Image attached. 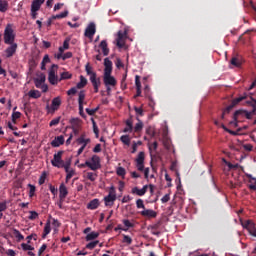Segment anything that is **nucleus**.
Segmentation results:
<instances>
[{"label":"nucleus","mask_w":256,"mask_h":256,"mask_svg":"<svg viewBox=\"0 0 256 256\" xmlns=\"http://www.w3.org/2000/svg\"><path fill=\"white\" fill-rule=\"evenodd\" d=\"M104 76L103 81L105 87H115L117 80L111 74L113 73V62L109 58L104 59Z\"/></svg>","instance_id":"obj_1"},{"label":"nucleus","mask_w":256,"mask_h":256,"mask_svg":"<svg viewBox=\"0 0 256 256\" xmlns=\"http://www.w3.org/2000/svg\"><path fill=\"white\" fill-rule=\"evenodd\" d=\"M136 167L138 171H144L145 179H149V168H145V152H139L136 158Z\"/></svg>","instance_id":"obj_2"},{"label":"nucleus","mask_w":256,"mask_h":256,"mask_svg":"<svg viewBox=\"0 0 256 256\" xmlns=\"http://www.w3.org/2000/svg\"><path fill=\"white\" fill-rule=\"evenodd\" d=\"M63 150L58 151L56 154H54L53 159L51 160V164L53 167H57L58 169H63L67 162L63 160Z\"/></svg>","instance_id":"obj_3"},{"label":"nucleus","mask_w":256,"mask_h":256,"mask_svg":"<svg viewBox=\"0 0 256 256\" xmlns=\"http://www.w3.org/2000/svg\"><path fill=\"white\" fill-rule=\"evenodd\" d=\"M4 43L5 45L15 43V32L13 31L11 24H8L4 30Z\"/></svg>","instance_id":"obj_4"},{"label":"nucleus","mask_w":256,"mask_h":256,"mask_svg":"<svg viewBox=\"0 0 256 256\" xmlns=\"http://www.w3.org/2000/svg\"><path fill=\"white\" fill-rule=\"evenodd\" d=\"M57 69H59V66L56 64H53L48 72V81L50 85H57L59 81V76H57L55 73H57Z\"/></svg>","instance_id":"obj_5"},{"label":"nucleus","mask_w":256,"mask_h":256,"mask_svg":"<svg viewBox=\"0 0 256 256\" xmlns=\"http://www.w3.org/2000/svg\"><path fill=\"white\" fill-rule=\"evenodd\" d=\"M86 165L89 167V169H91V171H97L101 169V158H99L97 155H93L91 157V161H86Z\"/></svg>","instance_id":"obj_6"},{"label":"nucleus","mask_w":256,"mask_h":256,"mask_svg":"<svg viewBox=\"0 0 256 256\" xmlns=\"http://www.w3.org/2000/svg\"><path fill=\"white\" fill-rule=\"evenodd\" d=\"M242 227L244 229H247V231L249 232L251 237H254L255 241H256V226H255V222H253V220H245V221L242 222Z\"/></svg>","instance_id":"obj_7"},{"label":"nucleus","mask_w":256,"mask_h":256,"mask_svg":"<svg viewBox=\"0 0 256 256\" xmlns=\"http://www.w3.org/2000/svg\"><path fill=\"white\" fill-rule=\"evenodd\" d=\"M117 199V195L115 194V187H110L109 195L104 197V202L106 207H110L113 205V202H115Z\"/></svg>","instance_id":"obj_8"},{"label":"nucleus","mask_w":256,"mask_h":256,"mask_svg":"<svg viewBox=\"0 0 256 256\" xmlns=\"http://www.w3.org/2000/svg\"><path fill=\"white\" fill-rule=\"evenodd\" d=\"M245 99H247V94H244L238 98H235L234 100H232L231 104L224 110V113H231V111L233 110V107H235L236 105H239V103H241V101H245Z\"/></svg>","instance_id":"obj_9"},{"label":"nucleus","mask_w":256,"mask_h":256,"mask_svg":"<svg viewBox=\"0 0 256 256\" xmlns=\"http://www.w3.org/2000/svg\"><path fill=\"white\" fill-rule=\"evenodd\" d=\"M95 33H97V28L95 23L92 22L87 26L84 35L85 37H88V39H93Z\"/></svg>","instance_id":"obj_10"},{"label":"nucleus","mask_w":256,"mask_h":256,"mask_svg":"<svg viewBox=\"0 0 256 256\" xmlns=\"http://www.w3.org/2000/svg\"><path fill=\"white\" fill-rule=\"evenodd\" d=\"M8 46L5 50V55L7 59H11L15 53H17V43L8 44Z\"/></svg>","instance_id":"obj_11"},{"label":"nucleus","mask_w":256,"mask_h":256,"mask_svg":"<svg viewBox=\"0 0 256 256\" xmlns=\"http://www.w3.org/2000/svg\"><path fill=\"white\" fill-rule=\"evenodd\" d=\"M116 45L119 49H123L125 47V33L123 31L118 32V37L116 39Z\"/></svg>","instance_id":"obj_12"},{"label":"nucleus","mask_w":256,"mask_h":256,"mask_svg":"<svg viewBox=\"0 0 256 256\" xmlns=\"http://www.w3.org/2000/svg\"><path fill=\"white\" fill-rule=\"evenodd\" d=\"M140 215L142 217H148V219H155V217H157V213L154 210L145 208L142 211H140Z\"/></svg>","instance_id":"obj_13"},{"label":"nucleus","mask_w":256,"mask_h":256,"mask_svg":"<svg viewBox=\"0 0 256 256\" xmlns=\"http://www.w3.org/2000/svg\"><path fill=\"white\" fill-rule=\"evenodd\" d=\"M71 162H66V165L62 168L65 169L66 175V182L72 179L73 175H75V170L71 169Z\"/></svg>","instance_id":"obj_14"},{"label":"nucleus","mask_w":256,"mask_h":256,"mask_svg":"<svg viewBox=\"0 0 256 256\" xmlns=\"http://www.w3.org/2000/svg\"><path fill=\"white\" fill-rule=\"evenodd\" d=\"M76 141H77L78 145H82L80 147V149H82L83 151H85V147H87V145H89V143H91V139H89V138L85 139V135H83V134L79 138H77ZM83 143H84V145H83Z\"/></svg>","instance_id":"obj_15"},{"label":"nucleus","mask_w":256,"mask_h":256,"mask_svg":"<svg viewBox=\"0 0 256 256\" xmlns=\"http://www.w3.org/2000/svg\"><path fill=\"white\" fill-rule=\"evenodd\" d=\"M230 65H232V67H241V65H243V57L239 55L233 56L230 60Z\"/></svg>","instance_id":"obj_16"},{"label":"nucleus","mask_w":256,"mask_h":256,"mask_svg":"<svg viewBox=\"0 0 256 256\" xmlns=\"http://www.w3.org/2000/svg\"><path fill=\"white\" fill-rule=\"evenodd\" d=\"M90 82L94 88V93H99V87H101V78L94 76V78H90Z\"/></svg>","instance_id":"obj_17"},{"label":"nucleus","mask_w":256,"mask_h":256,"mask_svg":"<svg viewBox=\"0 0 256 256\" xmlns=\"http://www.w3.org/2000/svg\"><path fill=\"white\" fill-rule=\"evenodd\" d=\"M69 195V191L67 190V186L65 184H61L59 187V197L61 201H65V198Z\"/></svg>","instance_id":"obj_18"},{"label":"nucleus","mask_w":256,"mask_h":256,"mask_svg":"<svg viewBox=\"0 0 256 256\" xmlns=\"http://www.w3.org/2000/svg\"><path fill=\"white\" fill-rule=\"evenodd\" d=\"M65 143V137L63 135L57 136L54 138V140L51 142L52 147H61Z\"/></svg>","instance_id":"obj_19"},{"label":"nucleus","mask_w":256,"mask_h":256,"mask_svg":"<svg viewBox=\"0 0 256 256\" xmlns=\"http://www.w3.org/2000/svg\"><path fill=\"white\" fill-rule=\"evenodd\" d=\"M148 186L144 185L142 189H139L138 187L132 188L133 195H138V197H143L145 193H147Z\"/></svg>","instance_id":"obj_20"},{"label":"nucleus","mask_w":256,"mask_h":256,"mask_svg":"<svg viewBox=\"0 0 256 256\" xmlns=\"http://www.w3.org/2000/svg\"><path fill=\"white\" fill-rule=\"evenodd\" d=\"M252 111L248 112L247 110H237L236 115L242 114L246 119H252L253 115H255V107H252Z\"/></svg>","instance_id":"obj_21"},{"label":"nucleus","mask_w":256,"mask_h":256,"mask_svg":"<svg viewBox=\"0 0 256 256\" xmlns=\"http://www.w3.org/2000/svg\"><path fill=\"white\" fill-rule=\"evenodd\" d=\"M99 205H101V203L99 202V199L95 198L87 204V209H90L91 211H95V209L99 208Z\"/></svg>","instance_id":"obj_22"},{"label":"nucleus","mask_w":256,"mask_h":256,"mask_svg":"<svg viewBox=\"0 0 256 256\" xmlns=\"http://www.w3.org/2000/svg\"><path fill=\"white\" fill-rule=\"evenodd\" d=\"M45 0H33L31 4V11H39Z\"/></svg>","instance_id":"obj_23"},{"label":"nucleus","mask_w":256,"mask_h":256,"mask_svg":"<svg viewBox=\"0 0 256 256\" xmlns=\"http://www.w3.org/2000/svg\"><path fill=\"white\" fill-rule=\"evenodd\" d=\"M45 81H46L45 74L41 73L39 77L34 79L35 87H37L38 89V87H41V85L45 84Z\"/></svg>","instance_id":"obj_24"},{"label":"nucleus","mask_w":256,"mask_h":256,"mask_svg":"<svg viewBox=\"0 0 256 256\" xmlns=\"http://www.w3.org/2000/svg\"><path fill=\"white\" fill-rule=\"evenodd\" d=\"M85 71L90 79L97 77V72L93 71V67H91V64L87 63L85 65Z\"/></svg>","instance_id":"obj_25"},{"label":"nucleus","mask_w":256,"mask_h":256,"mask_svg":"<svg viewBox=\"0 0 256 256\" xmlns=\"http://www.w3.org/2000/svg\"><path fill=\"white\" fill-rule=\"evenodd\" d=\"M100 49H102L104 57H107L109 55V47L107 45V40H102L99 45Z\"/></svg>","instance_id":"obj_26"},{"label":"nucleus","mask_w":256,"mask_h":256,"mask_svg":"<svg viewBox=\"0 0 256 256\" xmlns=\"http://www.w3.org/2000/svg\"><path fill=\"white\" fill-rule=\"evenodd\" d=\"M59 107H61V97H55L52 100V105H51V109L53 111H57V109H59Z\"/></svg>","instance_id":"obj_27"},{"label":"nucleus","mask_w":256,"mask_h":256,"mask_svg":"<svg viewBox=\"0 0 256 256\" xmlns=\"http://www.w3.org/2000/svg\"><path fill=\"white\" fill-rule=\"evenodd\" d=\"M87 85V78L80 76V82L77 83L76 89H83Z\"/></svg>","instance_id":"obj_28"},{"label":"nucleus","mask_w":256,"mask_h":256,"mask_svg":"<svg viewBox=\"0 0 256 256\" xmlns=\"http://www.w3.org/2000/svg\"><path fill=\"white\" fill-rule=\"evenodd\" d=\"M49 233H51V223L47 222L44 226V232L42 234V239H45Z\"/></svg>","instance_id":"obj_29"},{"label":"nucleus","mask_w":256,"mask_h":256,"mask_svg":"<svg viewBox=\"0 0 256 256\" xmlns=\"http://www.w3.org/2000/svg\"><path fill=\"white\" fill-rule=\"evenodd\" d=\"M71 129L81 127V121L79 118L70 119Z\"/></svg>","instance_id":"obj_30"},{"label":"nucleus","mask_w":256,"mask_h":256,"mask_svg":"<svg viewBox=\"0 0 256 256\" xmlns=\"http://www.w3.org/2000/svg\"><path fill=\"white\" fill-rule=\"evenodd\" d=\"M9 9V2L0 0V12L5 13Z\"/></svg>","instance_id":"obj_31"},{"label":"nucleus","mask_w":256,"mask_h":256,"mask_svg":"<svg viewBox=\"0 0 256 256\" xmlns=\"http://www.w3.org/2000/svg\"><path fill=\"white\" fill-rule=\"evenodd\" d=\"M47 63H51V59L49 58V55L46 54V55L43 57V60H42V62H41V70H42V71H45V69H47V68H46Z\"/></svg>","instance_id":"obj_32"},{"label":"nucleus","mask_w":256,"mask_h":256,"mask_svg":"<svg viewBox=\"0 0 256 256\" xmlns=\"http://www.w3.org/2000/svg\"><path fill=\"white\" fill-rule=\"evenodd\" d=\"M28 96L32 99H39V97H41V92H39V90H30Z\"/></svg>","instance_id":"obj_33"},{"label":"nucleus","mask_w":256,"mask_h":256,"mask_svg":"<svg viewBox=\"0 0 256 256\" xmlns=\"http://www.w3.org/2000/svg\"><path fill=\"white\" fill-rule=\"evenodd\" d=\"M17 110V107H14L13 113H12V123H17V119H21V112H15Z\"/></svg>","instance_id":"obj_34"},{"label":"nucleus","mask_w":256,"mask_h":256,"mask_svg":"<svg viewBox=\"0 0 256 256\" xmlns=\"http://www.w3.org/2000/svg\"><path fill=\"white\" fill-rule=\"evenodd\" d=\"M243 117H245V115L244 114H237V111H235V113H234V115H233V121L232 122H230V124L231 125H235V127H237V120L238 119H241V118H243Z\"/></svg>","instance_id":"obj_35"},{"label":"nucleus","mask_w":256,"mask_h":256,"mask_svg":"<svg viewBox=\"0 0 256 256\" xmlns=\"http://www.w3.org/2000/svg\"><path fill=\"white\" fill-rule=\"evenodd\" d=\"M72 77H73V74H71L70 72H62L60 74L59 81H65L67 79H71Z\"/></svg>","instance_id":"obj_36"},{"label":"nucleus","mask_w":256,"mask_h":256,"mask_svg":"<svg viewBox=\"0 0 256 256\" xmlns=\"http://www.w3.org/2000/svg\"><path fill=\"white\" fill-rule=\"evenodd\" d=\"M99 237V232H91L87 234L86 241H93Z\"/></svg>","instance_id":"obj_37"},{"label":"nucleus","mask_w":256,"mask_h":256,"mask_svg":"<svg viewBox=\"0 0 256 256\" xmlns=\"http://www.w3.org/2000/svg\"><path fill=\"white\" fill-rule=\"evenodd\" d=\"M13 235L17 239V241H23V239H25L23 234H21V232L17 229H13Z\"/></svg>","instance_id":"obj_38"},{"label":"nucleus","mask_w":256,"mask_h":256,"mask_svg":"<svg viewBox=\"0 0 256 256\" xmlns=\"http://www.w3.org/2000/svg\"><path fill=\"white\" fill-rule=\"evenodd\" d=\"M3 211H7V201L0 202V220L3 219Z\"/></svg>","instance_id":"obj_39"},{"label":"nucleus","mask_w":256,"mask_h":256,"mask_svg":"<svg viewBox=\"0 0 256 256\" xmlns=\"http://www.w3.org/2000/svg\"><path fill=\"white\" fill-rule=\"evenodd\" d=\"M85 101V91L81 90L78 94V105H83Z\"/></svg>","instance_id":"obj_40"},{"label":"nucleus","mask_w":256,"mask_h":256,"mask_svg":"<svg viewBox=\"0 0 256 256\" xmlns=\"http://www.w3.org/2000/svg\"><path fill=\"white\" fill-rule=\"evenodd\" d=\"M120 141H122L124 145H131V138H129V135H122Z\"/></svg>","instance_id":"obj_41"},{"label":"nucleus","mask_w":256,"mask_h":256,"mask_svg":"<svg viewBox=\"0 0 256 256\" xmlns=\"http://www.w3.org/2000/svg\"><path fill=\"white\" fill-rule=\"evenodd\" d=\"M67 15H69V11L66 10V11H64V12H62L60 14L52 16V19L53 20L54 19H65V17H67Z\"/></svg>","instance_id":"obj_42"},{"label":"nucleus","mask_w":256,"mask_h":256,"mask_svg":"<svg viewBox=\"0 0 256 256\" xmlns=\"http://www.w3.org/2000/svg\"><path fill=\"white\" fill-rule=\"evenodd\" d=\"M122 243H125L126 245H131L133 243V239L129 235L123 234Z\"/></svg>","instance_id":"obj_43"},{"label":"nucleus","mask_w":256,"mask_h":256,"mask_svg":"<svg viewBox=\"0 0 256 256\" xmlns=\"http://www.w3.org/2000/svg\"><path fill=\"white\" fill-rule=\"evenodd\" d=\"M116 173L119 177H125V175L127 174V171L125 170V168L123 167H118L116 169Z\"/></svg>","instance_id":"obj_44"},{"label":"nucleus","mask_w":256,"mask_h":256,"mask_svg":"<svg viewBox=\"0 0 256 256\" xmlns=\"http://www.w3.org/2000/svg\"><path fill=\"white\" fill-rule=\"evenodd\" d=\"M86 177L87 179H89V181H92V182L97 180V174L93 172H87Z\"/></svg>","instance_id":"obj_45"},{"label":"nucleus","mask_w":256,"mask_h":256,"mask_svg":"<svg viewBox=\"0 0 256 256\" xmlns=\"http://www.w3.org/2000/svg\"><path fill=\"white\" fill-rule=\"evenodd\" d=\"M99 245V240H95L93 242H90L86 245V249H95Z\"/></svg>","instance_id":"obj_46"},{"label":"nucleus","mask_w":256,"mask_h":256,"mask_svg":"<svg viewBox=\"0 0 256 256\" xmlns=\"http://www.w3.org/2000/svg\"><path fill=\"white\" fill-rule=\"evenodd\" d=\"M143 129V122L141 120H138V123L134 127L135 133H139Z\"/></svg>","instance_id":"obj_47"},{"label":"nucleus","mask_w":256,"mask_h":256,"mask_svg":"<svg viewBox=\"0 0 256 256\" xmlns=\"http://www.w3.org/2000/svg\"><path fill=\"white\" fill-rule=\"evenodd\" d=\"M29 214L30 216L28 217V219H30V221H35V219H38L39 217V213H37L36 211H30Z\"/></svg>","instance_id":"obj_48"},{"label":"nucleus","mask_w":256,"mask_h":256,"mask_svg":"<svg viewBox=\"0 0 256 256\" xmlns=\"http://www.w3.org/2000/svg\"><path fill=\"white\" fill-rule=\"evenodd\" d=\"M29 187V197H35V191H36V187L35 185L32 184H28Z\"/></svg>","instance_id":"obj_49"},{"label":"nucleus","mask_w":256,"mask_h":256,"mask_svg":"<svg viewBox=\"0 0 256 256\" xmlns=\"http://www.w3.org/2000/svg\"><path fill=\"white\" fill-rule=\"evenodd\" d=\"M136 207H137V209L145 210V203L143 202V199L136 200Z\"/></svg>","instance_id":"obj_50"},{"label":"nucleus","mask_w":256,"mask_h":256,"mask_svg":"<svg viewBox=\"0 0 256 256\" xmlns=\"http://www.w3.org/2000/svg\"><path fill=\"white\" fill-rule=\"evenodd\" d=\"M21 247L23 249V251H33L35 250V248L29 244H25V243H22L21 244Z\"/></svg>","instance_id":"obj_51"},{"label":"nucleus","mask_w":256,"mask_h":256,"mask_svg":"<svg viewBox=\"0 0 256 256\" xmlns=\"http://www.w3.org/2000/svg\"><path fill=\"white\" fill-rule=\"evenodd\" d=\"M123 225H125L127 227L126 229L128 230L135 227V224L131 223V221H129L128 219L123 220Z\"/></svg>","instance_id":"obj_52"},{"label":"nucleus","mask_w":256,"mask_h":256,"mask_svg":"<svg viewBox=\"0 0 256 256\" xmlns=\"http://www.w3.org/2000/svg\"><path fill=\"white\" fill-rule=\"evenodd\" d=\"M135 86L136 89H141V77L139 75L135 76Z\"/></svg>","instance_id":"obj_53"},{"label":"nucleus","mask_w":256,"mask_h":256,"mask_svg":"<svg viewBox=\"0 0 256 256\" xmlns=\"http://www.w3.org/2000/svg\"><path fill=\"white\" fill-rule=\"evenodd\" d=\"M93 131L96 135V139H99V127H97V123H95V120H93Z\"/></svg>","instance_id":"obj_54"},{"label":"nucleus","mask_w":256,"mask_h":256,"mask_svg":"<svg viewBox=\"0 0 256 256\" xmlns=\"http://www.w3.org/2000/svg\"><path fill=\"white\" fill-rule=\"evenodd\" d=\"M46 178H47V173L43 172L38 180L39 185H43L45 183Z\"/></svg>","instance_id":"obj_55"},{"label":"nucleus","mask_w":256,"mask_h":256,"mask_svg":"<svg viewBox=\"0 0 256 256\" xmlns=\"http://www.w3.org/2000/svg\"><path fill=\"white\" fill-rule=\"evenodd\" d=\"M60 121H61V118H60V117L55 118V119H53V120L50 121L49 126H50V127H55Z\"/></svg>","instance_id":"obj_56"},{"label":"nucleus","mask_w":256,"mask_h":256,"mask_svg":"<svg viewBox=\"0 0 256 256\" xmlns=\"http://www.w3.org/2000/svg\"><path fill=\"white\" fill-rule=\"evenodd\" d=\"M146 133H147V135H149V137H154L155 136V130L153 129V127H148L146 129Z\"/></svg>","instance_id":"obj_57"},{"label":"nucleus","mask_w":256,"mask_h":256,"mask_svg":"<svg viewBox=\"0 0 256 256\" xmlns=\"http://www.w3.org/2000/svg\"><path fill=\"white\" fill-rule=\"evenodd\" d=\"M46 249H47V244H43V245L40 247L39 251H38V256L43 255V253H45V250H46Z\"/></svg>","instance_id":"obj_58"},{"label":"nucleus","mask_w":256,"mask_h":256,"mask_svg":"<svg viewBox=\"0 0 256 256\" xmlns=\"http://www.w3.org/2000/svg\"><path fill=\"white\" fill-rule=\"evenodd\" d=\"M116 67H117V69H121V68L125 67V65L119 58H117V60H116Z\"/></svg>","instance_id":"obj_59"},{"label":"nucleus","mask_w":256,"mask_h":256,"mask_svg":"<svg viewBox=\"0 0 256 256\" xmlns=\"http://www.w3.org/2000/svg\"><path fill=\"white\" fill-rule=\"evenodd\" d=\"M171 199L170 194H166L163 196V198L161 199L162 203H169V200Z\"/></svg>","instance_id":"obj_60"},{"label":"nucleus","mask_w":256,"mask_h":256,"mask_svg":"<svg viewBox=\"0 0 256 256\" xmlns=\"http://www.w3.org/2000/svg\"><path fill=\"white\" fill-rule=\"evenodd\" d=\"M77 94V88L72 87L67 91V95H76Z\"/></svg>","instance_id":"obj_61"},{"label":"nucleus","mask_w":256,"mask_h":256,"mask_svg":"<svg viewBox=\"0 0 256 256\" xmlns=\"http://www.w3.org/2000/svg\"><path fill=\"white\" fill-rule=\"evenodd\" d=\"M79 105V115H81L83 118H85V111L83 108V104H78Z\"/></svg>","instance_id":"obj_62"},{"label":"nucleus","mask_w":256,"mask_h":256,"mask_svg":"<svg viewBox=\"0 0 256 256\" xmlns=\"http://www.w3.org/2000/svg\"><path fill=\"white\" fill-rule=\"evenodd\" d=\"M243 149L245 151H253V145H251V144H244L243 145Z\"/></svg>","instance_id":"obj_63"},{"label":"nucleus","mask_w":256,"mask_h":256,"mask_svg":"<svg viewBox=\"0 0 256 256\" xmlns=\"http://www.w3.org/2000/svg\"><path fill=\"white\" fill-rule=\"evenodd\" d=\"M93 153H101V144H96L93 149Z\"/></svg>","instance_id":"obj_64"}]
</instances>
